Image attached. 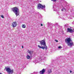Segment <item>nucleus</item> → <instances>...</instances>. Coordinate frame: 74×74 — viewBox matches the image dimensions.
Wrapping results in <instances>:
<instances>
[{
    "label": "nucleus",
    "instance_id": "nucleus-1",
    "mask_svg": "<svg viewBox=\"0 0 74 74\" xmlns=\"http://www.w3.org/2000/svg\"><path fill=\"white\" fill-rule=\"evenodd\" d=\"M39 42H40L41 45H43L44 47H40L39 45H38V47L39 48L43 49H44L45 48L46 50L47 49V45H46V42H45V40H43L41 41H39Z\"/></svg>",
    "mask_w": 74,
    "mask_h": 74
},
{
    "label": "nucleus",
    "instance_id": "nucleus-2",
    "mask_svg": "<svg viewBox=\"0 0 74 74\" xmlns=\"http://www.w3.org/2000/svg\"><path fill=\"white\" fill-rule=\"evenodd\" d=\"M66 42L67 43L68 45L71 47L73 45L72 40L70 38H66L65 40Z\"/></svg>",
    "mask_w": 74,
    "mask_h": 74
},
{
    "label": "nucleus",
    "instance_id": "nucleus-3",
    "mask_svg": "<svg viewBox=\"0 0 74 74\" xmlns=\"http://www.w3.org/2000/svg\"><path fill=\"white\" fill-rule=\"evenodd\" d=\"M65 27H67V32H69V33H74V29H71V27H70L69 26V25L68 24H66L64 25Z\"/></svg>",
    "mask_w": 74,
    "mask_h": 74
},
{
    "label": "nucleus",
    "instance_id": "nucleus-4",
    "mask_svg": "<svg viewBox=\"0 0 74 74\" xmlns=\"http://www.w3.org/2000/svg\"><path fill=\"white\" fill-rule=\"evenodd\" d=\"M12 10L13 11L16 15V17H17V16L19 15V9L18 8L15 7L12 8Z\"/></svg>",
    "mask_w": 74,
    "mask_h": 74
},
{
    "label": "nucleus",
    "instance_id": "nucleus-5",
    "mask_svg": "<svg viewBox=\"0 0 74 74\" xmlns=\"http://www.w3.org/2000/svg\"><path fill=\"white\" fill-rule=\"evenodd\" d=\"M5 70H6V71L8 73H9V74H12V73H13V72H14L13 70H11V69L10 68H5Z\"/></svg>",
    "mask_w": 74,
    "mask_h": 74
},
{
    "label": "nucleus",
    "instance_id": "nucleus-6",
    "mask_svg": "<svg viewBox=\"0 0 74 74\" xmlns=\"http://www.w3.org/2000/svg\"><path fill=\"white\" fill-rule=\"evenodd\" d=\"M38 9H40V8H41L43 10H45V5H42L40 4H39L38 6Z\"/></svg>",
    "mask_w": 74,
    "mask_h": 74
},
{
    "label": "nucleus",
    "instance_id": "nucleus-7",
    "mask_svg": "<svg viewBox=\"0 0 74 74\" xmlns=\"http://www.w3.org/2000/svg\"><path fill=\"white\" fill-rule=\"evenodd\" d=\"M45 72V69H43L41 71H40V74H44Z\"/></svg>",
    "mask_w": 74,
    "mask_h": 74
},
{
    "label": "nucleus",
    "instance_id": "nucleus-8",
    "mask_svg": "<svg viewBox=\"0 0 74 74\" xmlns=\"http://www.w3.org/2000/svg\"><path fill=\"white\" fill-rule=\"evenodd\" d=\"M17 24H16V22H13L12 23V26L13 27H15L16 26Z\"/></svg>",
    "mask_w": 74,
    "mask_h": 74
},
{
    "label": "nucleus",
    "instance_id": "nucleus-9",
    "mask_svg": "<svg viewBox=\"0 0 74 74\" xmlns=\"http://www.w3.org/2000/svg\"><path fill=\"white\" fill-rule=\"evenodd\" d=\"M67 8H68V7H66V6H65V7H63V8L62 9V11H63L64 10H65V11H66V10H67Z\"/></svg>",
    "mask_w": 74,
    "mask_h": 74
},
{
    "label": "nucleus",
    "instance_id": "nucleus-10",
    "mask_svg": "<svg viewBox=\"0 0 74 74\" xmlns=\"http://www.w3.org/2000/svg\"><path fill=\"white\" fill-rule=\"evenodd\" d=\"M52 70L51 69H49L48 70V74H51V73H52Z\"/></svg>",
    "mask_w": 74,
    "mask_h": 74
},
{
    "label": "nucleus",
    "instance_id": "nucleus-11",
    "mask_svg": "<svg viewBox=\"0 0 74 74\" xmlns=\"http://www.w3.org/2000/svg\"><path fill=\"white\" fill-rule=\"evenodd\" d=\"M28 52L29 53L30 55H32V54H33V51H30L29 50H28Z\"/></svg>",
    "mask_w": 74,
    "mask_h": 74
},
{
    "label": "nucleus",
    "instance_id": "nucleus-12",
    "mask_svg": "<svg viewBox=\"0 0 74 74\" xmlns=\"http://www.w3.org/2000/svg\"><path fill=\"white\" fill-rule=\"evenodd\" d=\"M55 25H56V26H57L58 27H60V25H59V24H58V23H56L55 24Z\"/></svg>",
    "mask_w": 74,
    "mask_h": 74
},
{
    "label": "nucleus",
    "instance_id": "nucleus-13",
    "mask_svg": "<svg viewBox=\"0 0 74 74\" xmlns=\"http://www.w3.org/2000/svg\"><path fill=\"white\" fill-rule=\"evenodd\" d=\"M22 27L23 28H25L26 27V25H23Z\"/></svg>",
    "mask_w": 74,
    "mask_h": 74
},
{
    "label": "nucleus",
    "instance_id": "nucleus-14",
    "mask_svg": "<svg viewBox=\"0 0 74 74\" xmlns=\"http://www.w3.org/2000/svg\"><path fill=\"white\" fill-rule=\"evenodd\" d=\"M30 57L29 56H27V59H30Z\"/></svg>",
    "mask_w": 74,
    "mask_h": 74
},
{
    "label": "nucleus",
    "instance_id": "nucleus-15",
    "mask_svg": "<svg viewBox=\"0 0 74 74\" xmlns=\"http://www.w3.org/2000/svg\"><path fill=\"white\" fill-rule=\"evenodd\" d=\"M59 60H58L57 62V63L58 64H60V63L59 62Z\"/></svg>",
    "mask_w": 74,
    "mask_h": 74
},
{
    "label": "nucleus",
    "instance_id": "nucleus-16",
    "mask_svg": "<svg viewBox=\"0 0 74 74\" xmlns=\"http://www.w3.org/2000/svg\"><path fill=\"white\" fill-rule=\"evenodd\" d=\"M39 18H41V15H39Z\"/></svg>",
    "mask_w": 74,
    "mask_h": 74
},
{
    "label": "nucleus",
    "instance_id": "nucleus-17",
    "mask_svg": "<svg viewBox=\"0 0 74 74\" xmlns=\"http://www.w3.org/2000/svg\"><path fill=\"white\" fill-rule=\"evenodd\" d=\"M62 48V47H61V46H59V47H58V48L59 49H60V48Z\"/></svg>",
    "mask_w": 74,
    "mask_h": 74
},
{
    "label": "nucleus",
    "instance_id": "nucleus-18",
    "mask_svg": "<svg viewBox=\"0 0 74 74\" xmlns=\"http://www.w3.org/2000/svg\"><path fill=\"white\" fill-rule=\"evenodd\" d=\"M1 17H2V18H3L4 16H3V15H1Z\"/></svg>",
    "mask_w": 74,
    "mask_h": 74
},
{
    "label": "nucleus",
    "instance_id": "nucleus-19",
    "mask_svg": "<svg viewBox=\"0 0 74 74\" xmlns=\"http://www.w3.org/2000/svg\"><path fill=\"white\" fill-rule=\"evenodd\" d=\"M51 1H56V0H51Z\"/></svg>",
    "mask_w": 74,
    "mask_h": 74
},
{
    "label": "nucleus",
    "instance_id": "nucleus-20",
    "mask_svg": "<svg viewBox=\"0 0 74 74\" xmlns=\"http://www.w3.org/2000/svg\"><path fill=\"white\" fill-rule=\"evenodd\" d=\"M33 62H34V63H36V61H34Z\"/></svg>",
    "mask_w": 74,
    "mask_h": 74
},
{
    "label": "nucleus",
    "instance_id": "nucleus-21",
    "mask_svg": "<svg viewBox=\"0 0 74 74\" xmlns=\"http://www.w3.org/2000/svg\"><path fill=\"white\" fill-rule=\"evenodd\" d=\"M44 58H43V60H44L45 59V57H44Z\"/></svg>",
    "mask_w": 74,
    "mask_h": 74
},
{
    "label": "nucleus",
    "instance_id": "nucleus-22",
    "mask_svg": "<svg viewBox=\"0 0 74 74\" xmlns=\"http://www.w3.org/2000/svg\"><path fill=\"white\" fill-rule=\"evenodd\" d=\"M34 73H35V72H34L33 73H31L30 74H34Z\"/></svg>",
    "mask_w": 74,
    "mask_h": 74
},
{
    "label": "nucleus",
    "instance_id": "nucleus-23",
    "mask_svg": "<svg viewBox=\"0 0 74 74\" xmlns=\"http://www.w3.org/2000/svg\"><path fill=\"white\" fill-rule=\"evenodd\" d=\"M40 25H41V26H43V25H42V24H41Z\"/></svg>",
    "mask_w": 74,
    "mask_h": 74
},
{
    "label": "nucleus",
    "instance_id": "nucleus-24",
    "mask_svg": "<svg viewBox=\"0 0 74 74\" xmlns=\"http://www.w3.org/2000/svg\"><path fill=\"white\" fill-rule=\"evenodd\" d=\"M37 2H39V1H38V0H37Z\"/></svg>",
    "mask_w": 74,
    "mask_h": 74
},
{
    "label": "nucleus",
    "instance_id": "nucleus-25",
    "mask_svg": "<svg viewBox=\"0 0 74 74\" xmlns=\"http://www.w3.org/2000/svg\"><path fill=\"white\" fill-rule=\"evenodd\" d=\"M70 73H71V72H72V71H70Z\"/></svg>",
    "mask_w": 74,
    "mask_h": 74
},
{
    "label": "nucleus",
    "instance_id": "nucleus-26",
    "mask_svg": "<svg viewBox=\"0 0 74 74\" xmlns=\"http://www.w3.org/2000/svg\"><path fill=\"white\" fill-rule=\"evenodd\" d=\"M55 41H56V42H58V41L56 40H55Z\"/></svg>",
    "mask_w": 74,
    "mask_h": 74
},
{
    "label": "nucleus",
    "instance_id": "nucleus-27",
    "mask_svg": "<svg viewBox=\"0 0 74 74\" xmlns=\"http://www.w3.org/2000/svg\"><path fill=\"white\" fill-rule=\"evenodd\" d=\"M22 48H23V46H22Z\"/></svg>",
    "mask_w": 74,
    "mask_h": 74
},
{
    "label": "nucleus",
    "instance_id": "nucleus-28",
    "mask_svg": "<svg viewBox=\"0 0 74 74\" xmlns=\"http://www.w3.org/2000/svg\"><path fill=\"white\" fill-rule=\"evenodd\" d=\"M54 11H55V10L54 9Z\"/></svg>",
    "mask_w": 74,
    "mask_h": 74
},
{
    "label": "nucleus",
    "instance_id": "nucleus-29",
    "mask_svg": "<svg viewBox=\"0 0 74 74\" xmlns=\"http://www.w3.org/2000/svg\"><path fill=\"white\" fill-rule=\"evenodd\" d=\"M54 6H53V8H54Z\"/></svg>",
    "mask_w": 74,
    "mask_h": 74
},
{
    "label": "nucleus",
    "instance_id": "nucleus-30",
    "mask_svg": "<svg viewBox=\"0 0 74 74\" xmlns=\"http://www.w3.org/2000/svg\"><path fill=\"white\" fill-rule=\"evenodd\" d=\"M0 74H2V73H0Z\"/></svg>",
    "mask_w": 74,
    "mask_h": 74
},
{
    "label": "nucleus",
    "instance_id": "nucleus-31",
    "mask_svg": "<svg viewBox=\"0 0 74 74\" xmlns=\"http://www.w3.org/2000/svg\"><path fill=\"white\" fill-rule=\"evenodd\" d=\"M73 73H74V72H73Z\"/></svg>",
    "mask_w": 74,
    "mask_h": 74
}]
</instances>
